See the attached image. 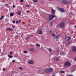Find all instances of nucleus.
<instances>
[{
  "mask_svg": "<svg viewBox=\"0 0 76 76\" xmlns=\"http://www.w3.org/2000/svg\"><path fill=\"white\" fill-rule=\"evenodd\" d=\"M8 57H9V58H13V56H11L10 55H8Z\"/></svg>",
  "mask_w": 76,
  "mask_h": 76,
  "instance_id": "dca6fc26",
  "label": "nucleus"
},
{
  "mask_svg": "<svg viewBox=\"0 0 76 76\" xmlns=\"http://www.w3.org/2000/svg\"><path fill=\"white\" fill-rule=\"evenodd\" d=\"M3 71H4V70H6V69L5 68H4L3 70Z\"/></svg>",
  "mask_w": 76,
  "mask_h": 76,
  "instance_id": "a19ab883",
  "label": "nucleus"
},
{
  "mask_svg": "<svg viewBox=\"0 0 76 76\" xmlns=\"http://www.w3.org/2000/svg\"><path fill=\"white\" fill-rule=\"evenodd\" d=\"M6 30L7 31H13V29L10 28H6Z\"/></svg>",
  "mask_w": 76,
  "mask_h": 76,
  "instance_id": "6e6552de",
  "label": "nucleus"
},
{
  "mask_svg": "<svg viewBox=\"0 0 76 76\" xmlns=\"http://www.w3.org/2000/svg\"><path fill=\"white\" fill-rule=\"evenodd\" d=\"M12 23H15V21L13 20V21H12Z\"/></svg>",
  "mask_w": 76,
  "mask_h": 76,
  "instance_id": "ea45409f",
  "label": "nucleus"
},
{
  "mask_svg": "<svg viewBox=\"0 0 76 76\" xmlns=\"http://www.w3.org/2000/svg\"><path fill=\"white\" fill-rule=\"evenodd\" d=\"M75 60H76V57L75 58Z\"/></svg>",
  "mask_w": 76,
  "mask_h": 76,
  "instance_id": "8fccbe9b",
  "label": "nucleus"
},
{
  "mask_svg": "<svg viewBox=\"0 0 76 76\" xmlns=\"http://www.w3.org/2000/svg\"><path fill=\"white\" fill-rule=\"evenodd\" d=\"M10 15L11 16H13V15H15V14H13V13H10Z\"/></svg>",
  "mask_w": 76,
  "mask_h": 76,
  "instance_id": "6ab92c4d",
  "label": "nucleus"
},
{
  "mask_svg": "<svg viewBox=\"0 0 76 76\" xmlns=\"http://www.w3.org/2000/svg\"><path fill=\"white\" fill-rule=\"evenodd\" d=\"M30 36H31V37H33V36H34V35H31Z\"/></svg>",
  "mask_w": 76,
  "mask_h": 76,
  "instance_id": "49530a36",
  "label": "nucleus"
},
{
  "mask_svg": "<svg viewBox=\"0 0 76 76\" xmlns=\"http://www.w3.org/2000/svg\"><path fill=\"white\" fill-rule=\"evenodd\" d=\"M69 41V39H67L66 40V41L68 42Z\"/></svg>",
  "mask_w": 76,
  "mask_h": 76,
  "instance_id": "37998d69",
  "label": "nucleus"
},
{
  "mask_svg": "<svg viewBox=\"0 0 76 76\" xmlns=\"http://www.w3.org/2000/svg\"><path fill=\"white\" fill-rule=\"evenodd\" d=\"M4 17V15L1 16V18H0V20H2V19H3Z\"/></svg>",
  "mask_w": 76,
  "mask_h": 76,
  "instance_id": "a211bd4d",
  "label": "nucleus"
},
{
  "mask_svg": "<svg viewBox=\"0 0 76 76\" xmlns=\"http://www.w3.org/2000/svg\"><path fill=\"white\" fill-rule=\"evenodd\" d=\"M72 44V41H70L68 43V45H70Z\"/></svg>",
  "mask_w": 76,
  "mask_h": 76,
  "instance_id": "f3484780",
  "label": "nucleus"
},
{
  "mask_svg": "<svg viewBox=\"0 0 76 76\" xmlns=\"http://www.w3.org/2000/svg\"><path fill=\"white\" fill-rule=\"evenodd\" d=\"M36 45L37 47H40V45L38 43L36 44Z\"/></svg>",
  "mask_w": 76,
  "mask_h": 76,
  "instance_id": "393cba45",
  "label": "nucleus"
},
{
  "mask_svg": "<svg viewBox=\"0 0 76 76\" xmlns=\"http://www.w3.org/2000/svg\"><path fill=\"white\" fill-rule=\"evenodd\" d=\"M51 13H52V14H53V15H54L55 14V10H54L52 9L51 10Z\"/></svg>",
  "mask_w": 76,
  "mask_h": 76,
  "instance_id": "f8f14e48",
  "label": "nucleus"
},
{
  "mask_svg": "<svg viewBox=\"0 0 76 76\" xmlns=\"http://www.w3.org/2000/svg\"><path fill=\"white\" fill-rule=\"evenodd\" d=\"M27 13H29V12H30V11H27Z\"/></svg>",
  "mask_w": 76,
  "mask_h": 76,
  "instance_id": "c03bdc74",
  "label": "nucleus"
},
{
  "mask_svg": "<svg viewBox=\"0 0 76 76\" xmlns=\"http://www.w3.org/2000/svg\"><path fill=\"white\" fill-rule=\"evenodd\" d=\"M19 69H20V70H23L22 68V67H19Z\"/></svg>",
  "mask_w": 76,
  "mask_h": 76,
  "instance_id": "7c9ffc66",
  "label": "nucleus"
},
{
  "mask_svg": "<svg viewBox=\"0 0 76 76\" xmlns=\"http://www.w3.org/2000/svg\"><path fill=\"white\" fill-rule=\"evenodd\" d=\"M58 49H56V52L57 53H58Z\"/></svg>",
  "mask_w": 76,
  "mask_h": 76,
  "instance_id": "c9c22d12",
  "label": "nucleus"
},
{
  "mask_svg": "<svg viewBox=\"0 0 76 76\" xmlns=\"http://www.w3.org/2000/svg\"><path fill=\"white\" fill-rule=\"evenodd\" d=\"M12 48H13V47H12Z\"/></svg>",
  "mask_w": 76,
  "mask_h": 76,
  "instance_id": "5fc2aeb1",
  "label": "nucleus"
},
{
  "mask_svg": "<svg viewBox=\"0 0 76 76\" xmlns=\"http://www.w3.org/2000/svg\"><path fill=\"white\" fill-rule=\"evenodd\" d=\"M56 18V16L54 15H50L49 18L50 20H51L52 19H53L54 18Z\"/></svg>",
  "mask_w": 76,
  "mask_h": 76,
  "instance_id": "7ed1b4c3",
  "label": "nucleus"
},
{
  "mask_svg": "<svg viewBox=\"0 0 76 76\" xmlns=\"http://www.w3.org/2000/svg\"><path fill=\"white\" fill-rule=\"evenodd\" d=\"M8 6V4H6V6Z\"/></svg>",
  "mask_w": 76,
  "mask_h": 76,
  "instance_id": "a18cd8bd",
  "label": "nucleus"
},
{
  "mask_svg": "<svg viewBox=\"0 0 76 76\" xmlns=\"http://www.w3.org/2000/svg\"><path fill=\"white\" fill-rule=\"evenodd\" d=\"M55 35H56V34H52V36H53V37H54Z\"/></svg>",
  "mask_w": 76,
  "mask_h": 76,
  "instance_id": "bb28decb",
  "label": "nucleus"
},
{
  "mask_svg": "<svg viewBox=\"0 0 76 76\" xmlns=\"http://www.w3.org/2000/svg\"><path fill=\"white\" fill-rule=\"evenodd\" d=\"M53 23L51 22L50 23V26H53Z\"/></svg>",
  "mask_w": 76,
  "mask_h": 76,
  "instance_id": "4be33fe9",
  "label": "nucleus"
},
{
  "mask_svg": "<svg viewBox=\"0 0 76 76\" xmlns=\"http://www.w3.org/2000/svg\"><path fill=\"white\" fill-rule=\"evenodd\" d=\"M53 69L51 67L47 68L45 69V71L46 73H51V72H53Z\"/></svg>",
  "mask_w": 76,
  "mask_h": 76,
  "instance_id": "f257e3e1",
  "label": "nucleus"
},
{
  "mask_svg": "<svg viewBox=\"0 0 76 76\" xmlns=\"http://www.w3.org/2000/svg\"><path fill=\"white\" fill-rule=\"evenodd\" d=\"M48 0V1H52V0Z\"/></svg>",
  "mask_w": 76,
  "mask_h": 76,
  "instance_id": "09e8293b",
  "label": "nucleus"
},
{
  "mask_svg": "<svg viewBox=\"0 0 76 76\" xmlns=\"http://www.w3.org/2000/svg\"><path fill=\"white\" fill-rule=\"evenodd\" d=\"M19 22H20H20H21V21H20V20H19Z\"/></svg>",
  "mask_w": 76,
  "mask_h": 76,
  "instance_id": "de8ad7c7",
  "label": "nucleus"
},
{
  "mask_svg": "<svg viewBox=\"0 0 76 76\" xmlns=\"http://www.w3.org/2000/svg\"><path fill=\"white\" fill-rule=\"evenodd\" d=\"M16 23L17 24H18L19 23V21L18 20L16 21Z\"/></svg>",
  "mask_w": 76,
  "mask_h": 76,
  "instance_id": "c756f323",
  "label": "nucleus"
},
{
  "mask_svg": "<svg viewBox=\"0 0 76 76\" xmlns=\"http://www.w3.org/2000/svg\"><path fill=\"white\" fill-rule=\"evenodd\" d=\"M17 14H18V15H21V11H18L16 12Z\"/></svg>",
  "mask_w": 76,
  "mask_h": 76,
  "instance_id": "4468645a",
  "label": "nucleus"
},
{
  "mask_svg": "<svg viewBox=\"0 0 76 76\" xmlns=\"http://www.w3.org/2000/svg\"><path fill=\"white\" fill-rule=\"evenodd\" d=\"M13 8H15V5H13Z\"/></svg>",
  "mask_w": 76,
  "mask_h": 76,
  "instance_id": "4c0bfd02",
  "label": "nucleus"
},
{
  "mask_svg": "<svg viewBox=\"0 0 76 76\" xmlns=\"http://www.w3.org/2000/svg\"><path fill=\"white\" fill-rule=\"evenodd\" d=\"M28 64H34V61L32 60H30L28 61Z\"/></svg>",
  "mask_w": 76,
  "mask_h": 76,
  "instance_id": "9b49d317",
  "label": "nucleus"
},
{
  "mask_svg": "<svg viewBox=\"0 0 76 76\" xmlns=\"http://www.w3.org/2000/svg\"><path fill=\"white\" fill-rule=\"evenodd\" d=\"M33 1L34 3H37V2H38V0H33Z\"/></svg>",
  "mask_w": 76,
  "mask_h": 76,
  "instance_id": "5701e85b",
  "label": "nucleus"
},
{
  "mask_svg": "<svg viewBox=\"0 0 76 76\" xmlns=\"http://www.w3.org/2000/svg\"><path fill=\"white\" fill-rule=\"evenodd\" d=\"M59 27L61 28H63L65 26V23L64 22H61L59 23Z\"/></svg>",
  "mask_w": 76,
  "mask_h": 76,
  "instance_id": "f03ea898",
  "label": "nucleus"
},
{
  "mask_svg": "<svg viewBox=\"0 0 76 76\" xmlns=\"http://www.w3.org/2000/svg\"><path fill=\"white\" fill-rule=\"evenodd\" d=\"M72 51L76 53V47L75 46H73L72 47Z\"/></svg>",
  "mask_w": 76,
  "mask_h": 76,
  "instance_id": "423d86ee",
  "label": "nucleus"
},
{
  "mask_svg": "<svg viewBox=\"0 0 76 76\" xmlns=\"http://www.w3.org/2000/svg\"><path fill=\"white\" fill-rule=\"evenodd\" d=\"M68 39H69V40H70V39H72V38H71V37H68Z\"/></svg>",
  "mask_w": 76,
  "mask_h": 76,
  "instance_id": "c85d7f7f",
  "label": "nucleus"
},
{
  "mask_svg": "<svg viewBox=\"0 0 76 76\" xmlns=\"http://www.w3.org/2000/svg\"><path fill=\"white\" fill-rule=\"evenodd\" d=\"M75 27L76 28V25L75 26Z\"/></svg>",
  "mask_w": 76,
  "mask_h": 76,
  "instance_id": "864d4df0",
  "label": "nucleus"
},
{
  "mask_svg": "<svg viewBox=\"0 0 76 76\" xmlns=\"http://www.w3.org/2000/svg\"><path fill=\"white\" fill-rule=\"evenodd\" d=\"M60 54L61 56H62V55L64 56V55H65V53L63 52H61L60 53Z\"/></svg>",
  "mask_w": 76,
  "mask_h": 76,
  "instance_id": "ddd939ff",
  "label": "nucleus"
},
{
  "mask_svg": "<svg viewBox=\"0 0 76 76\" xmlns=\"http://www.w3.org/2000/svg\"><path fill=\"white\" fill-rule=\"evenodd\" d=\"M72 12H70L69 13V15H72Z\"/></svg>",
  "mask_w": 76,
  "mask_h": 76,
  "instance_id": "72a5a7b5",
  "label": "nucleus"
},
{
  "mask_svg": "<svg viewBox=\"0 0 76 76\" xmlns=\"http://www.w3.org/2000/svg\"><path fill=\"white\" fill-rule=\"evenodd\" d=\"M54 60L55 61H58L60 60V59L58 57H56L54 58Z\"/></svg>",
  "mask_w": 76,
  "mask_h": 76,
  "instance_id": "1a4fd4ad",
  "label": "nucleus"
},
{
  "mask_svg": "<svg viewBox=\"0 0 76 76\" xmlns=\"http://www.w3.org/2000/svg\"><path fill=\"white\" fill-rule=\"evenodd\" d=\"M12 62H13V63H15V60H12Z\"/></svg>",
  "mask_w": 76,
  "mask_h": 76,
  "instance_id": "e433bc0d",
  "label": "nucleus"
},
{
  "mask_svg": "<svg viewBox=\"0 0 76 76\" xmlns=\"http://www.w3.org/2000/svg\"><path fill=\"white\" fill-rule=\"evenodd\" d=\"M59 38H60V35L59 34L57 35L56 36H55V38L56 39H58Z\"/></svg>",
  "mask_w": 76,
  "mask_h": 76,
  "instance_id": "9d476101",
  "label": "nucleus"
},
{
  "mask_svg": "<svg viewBox=\"0 0 76 76\" xmlns=\"http://www.w3.org/2000/svg\"><path fill=\"white\" fill-rule=\"evenodd\" d=\"M63 44H66V42H65L64 41H63Z\"/></svg>",
  "mask_w": 76,
  "mask_h": 76,
  "instance_id": "79ce46f5",
  "label": "nucleus"
},
{
  "mask_svg": "<svg viewBox=\"0 0 76 76\" xmlns=\"http://www.w3.org/2000/svg\"><path fill=\"white\" fill-rule=\"evenodd\" d=\"M24 53H28V51H23Z\"/></svg>",
  "mask_w": 76,
  "mask_h": 76,
  "instance_id": "cd10ccee",
  "label": "nucleus"
},
{
  "mask_svg": "<svg viewBox=\"0 0 76 76\" xmlns=\"http://www.w3.org/2000/svg\"><path fill=\"white\" fill-rule=\"evenodd\" d=\"M61 73H65V71H61L60 72Z\"/></svg>",
  "mask_w": 76,
  "mask_h": 76,
  "instance_id": "aec40b11",
  "label": "nucleus"
},
{
  "mask_svg": "<svg viewBox=\"0 0 76 76\" xmlns=\"http://www.w3.org/2000/svg\"><path fill=\"white\" fill-rule=\"evenodd\" d=\"M58 10L61 13H63L65 12V10L63 8H59Z\"/></svg>",
  "mask_w": 76,
  "mask_h": 76,
  "instance_id": "39448f33",
  "label": "nucleus"
},
{
  "mask_svg": "<svg viewBox=\"0 0 76 76\" xmlns=\"http://www.w3.org/2000/svg\"><path fill=\"white\" fill-rule=\"evenodd\" d=\"M48 51H49V52H51V51H52V50H51V48H49L48 49Z\"/></svg>",
  "mask_w": 76,
  "mask_h": 76,
  "instance_id": "b1692460",
  "label": "nucleus"
},
{
  "mask_svg": "<svg viewBox=\"0 0 76 76\" xmlns=\"http://www.w3.org/2000/svg\"><path fill=\"white\" fill-rule=\"evenodd\" d=\"M20 2H21V3H23V0H20Z\"/></svg>",
  "mask_w": 76,
  "mask_h": 76,
  "instance_id": "58836bf2",
  "label": "nucleus"
},
{
  "mask_svg": "<svg viewBox=\"0 0 76 76\" xmlns=\"http://www.w3.org/2000/svg\"><path fill=\"white\" fill-rule=\"evenodd\" d=\"M39 34H42V32L41 31V29H40L39 31Z\"/></svg>",
  "mask_w": 76,
  "mask_h": 76,
  "instance_id": "2eb2a0df",
  "label": "nucleus"
},
{
  "mask_svg": "<svg viewBox=\"0 0 76 76\" xmlns=\"http://www.w3.org/2000/svg\"><path fill=\"white\" fill-rule=\"evenodd\" d=\"M52 33H53V31H52V30H50L49 31V34H52Z\"/></svg>",
  "mask_w": 76,
  "mask_h": 76,
  "instance_id": "a878e982",
  "label": "nucleus"
},
{
  "mask_svg": "<svg viewBox=\"0 0 76 76\" xmlns=\"http://www.w3.org/2000/svg\"><path fill=\"white\" fill-rule=\"evenodd\" d=\"M12 73H13V71H12Z\"/></svg>",
  "mask_w": 76,
  "mask_h": 76,
  "instance_id": "3c124183",
  "label": "nucleus"
},
{
  "mask_svg": "<svg viewBox=\"0 0 76 76\" xmlns=\"http://www.w3.org/2000/svg\"><path fill=\"white\" fill-rule=\"evenodd\" d=\"M52 76H55V75H52Z\"/></svg>",
  "mask_w": 76,
  "mask_h": 76,
  "instance_id": "603ef678",
  "label": "nucleus"
},
{
  "mask_svg": "<svg viewBox=\"0 0 76 76\" xmlns=\"http://www.w3.org/2000/svg\"><path fill=\"white\" fill-rule=\"evenodd\" d=\"M26 6H27V7H29V5H26Z\"/></svg>",
  "mask_w": 76,
  "mask_h": 76,
  "instance_id": "f704fd0d",
  "label": "nucleus"
},
{
  "mask_svg": "<svg viewBox=\"0 0 76 76\" xmlns=\"http://www.w3.org/2000/svg\"><path fill=\"white\" fill-rule=\"evenodd\" d=\"M61 2L64 4H67V3H69V1L66 0H62L61 1Z\"/></svg>",
  "mask_w": 76,
  "mask_h": 76,
  "instance_id": "20e7f679",
  "label": "nucleus"
},
{
  "mask_svg": "<svg viewBox=\"0 0 76 76\" xmlns=\"http://www.w3.org/2000/svg\"><path fill=\"white\" fill-rule=\"evenodd\" d=\"M12 53H13V52H10V54L11 55H12Z\"/></svg>",
  "mask_w": 76,
  "mask_h": 76,
  "instance_id": "473e14b6",
  "label": "nucleus"
},
{
  "mask_svg": "<svg viewBox=\"0 0 76 76\" xmlns=\"http://www.w3.org/2000/svg\"><path fill=\"white\" fill-rule=\"evenodd\" d=\"M29 51H31V52H32V51H34V49L32 48L30 49Z\"/></svg>",
  "mask_w": 76,
  "mask_h": 76,
  "instance_id": "412c9836",
  "label": "nucleus"
},
{
  "mask_svg": "<svg viewBox=\"0 0 76 76\" xmlns=\"http://www.w3.org/2000/svg\"><path fill=\"white\" fill-rule=\"evenodd\" d=\"M65 66H69L71 64V63L70 62H66L64 64Z\"/></svg>",
  "mask_w": 76,
  "mask_h": 76,
  "instance_id": "0eeeda50",
  "label": "nucleus"
},
{
  "mask_svg": "<svg viewBox=\"0 0 76 76\" xmlns=\"http://www.w3.org/2000/svg\"><path fill=\"white\" fill-rule=\"evenodd\" d=\"M12 28H13V29H14V28H15V26H12Z\"/></svg>",
  "mask_w": 76,
  "mask_h": 76,
  "instance_id": "2f4dec72",
  "label": "nucleus"
}]
</instances>
